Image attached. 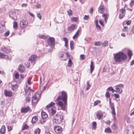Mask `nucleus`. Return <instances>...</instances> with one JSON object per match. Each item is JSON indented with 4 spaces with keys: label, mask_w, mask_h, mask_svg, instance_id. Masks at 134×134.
Listing matches in <instances>:
<instances>
[{
    "label": "nucleus",
    "mask_w": 134,
    "mask_h": 134,
    "mask_svg": "<svg viewBox=\"0 0 134 134\" xmlns=\"http://www.w3.org/2000/svg\"><path fill=\"white\" fill-rule=\"evenodd\" d=\"M127 54L130 57H131L132 55V52L131 50H129L128 51Z\"/></svg>",
    "instance_id": "obj_37"
},
{
    "label": "nucleus",
    "mask_w": 134,
    "mask_h": 134,
    "mask_svg": "<svg viewBox=\"0 0 134 134\" xmlns=\"http://www.w3.org/2000/svg\"><path fill=\"white\" fill-rule=\"evenodd\" d=\"M25 100L27 102H29L30 101V98L29 97H26Z\"/></svg>",
    "instance_id": "obj_53"
},
{
    "label": "nucleus",
    "mask_w": 134,
    "mask_h": 134,
    "mask_svg": "<svg viewBox=\"0 0 134 134\" xmlns=\"http://www.w3.org/2000/svg\"><path fill=\"white\" fill-rule=\"evenodd\" d=\"M39 95L37 93H35L32 98V102L33 104H36L37 103L39 99L38 97Z\"/></svg>",
    "instance_id": "obj_6"
},
{
    "label": "nucleus",
    "mask_w": 134,
    "mask_h": 134,
    "mask_svg": "<svg viewBox=\"0 0 134 134\" xmlns=\"http://www.w3.org/2000/svg\"><path fill=\"white\" fill-rule=\"evenodd\" d=\"M114 59L115 61L118 63H120L126 60L127 55L121 52L114 54Z\"/></svg>",
    "instance_id": "obj_2"
},
{
    "label": "nucleus",
    "mask_w": 134,
    "mask_h": 134,
    "mask_svg": "<svg viewBox=\"0 0 134 134\" xmlns=\"http://www.w3.org/2000/svg\"><path fill=\"white\" fill-rule=\"evenodd\" d=\"M45 108L46 109H47L49 113V109L50 108V103H49L48 105H47ZM49 113L50 114V113Z\"/></svg>",
    "instance_id": "obj_42"
},
{
    "label": "nucleus",
    "mask_w": 134,
    "mask_h": 134,
    "mask_svg": "<svg viewBox=\"0 0 134 134\" xmlns=\"http://www.w3.org/2000/svg\"><path fill=\"white\" fill-rule=\"evenodd\" d=\"M48 35H39L38 37L39 38L43 39L44 40H46L48 38L46 41V42L48 45L49 46H50V37H48Z\"/></svg>",
    "instance_id": "obj_4"
},
{
    "label": "nucleus",
    "mask_w": 134,
    "mask_h": 134,
    "mask_svg": "<svg viewBox=\"0 0 134 134\" xmlns=\"http://www.w3.org/2000/svg\"><path fill=\"white\" fill-rule=\"evenodd\" d=\"M97 29H98L99 30H100L101 29V27L98 24L96 25Z\"/></svg>",
    "instance_id": "obj_55"
},
{
    "label": "nucleus",
    "mask_w": 134,
    "mask_h": 134,
    "mask_svg": "<svg viewBox=\"0 0 134 134\" xmlns=\"http://www.w3.org/2000/svg\"><path fill=\"white\" fill-rule=\"evenodd\" d=\"M110 107L111 109H114V105L113 103H111L109 104Z\"/></svg>",
    "instance_id": "obj_46"
},
{
    "label": "nucleus",
    "mask_w": 134,
    "mask_h": 134,
    "mask_svg": "<svg viewBox=\"0 0 134 134\" xmlns=\"http://www.w3.org/2000/svg\"><path fill=\"white\" fill-rule=\"evenodd\" d=\"M55 131L58 133H60L62 131V129L60 126L57 125L55 126L54 127Z\"/></svg>",
    "instance_id": "obj_8"
},
{
    "label": "nucleus",
    "mask_w": 134,
    "mask_h": 134,
    "mask_svg": "<svg viewBox=\"0 0 134 134\" xmlns=\"http://www.w3.org/2000/svg\"><path fill=\"white\" fill-rule=\"evenodd\" d=\"M56 112V109L55 107H52L51 108V114L52 115L55 114Z\"/></svg>",
    "instance_id": "obj_18"
},
{
    "label": "nucleus",
    "mask_w": 134,
    "mask_h": 134,
    "mask_svg": "<svg viewBox=\"0 0 134 134\" xmlns=\"http://www.w3.org/2000/svg\"><path fill=\"white\" fill-rule=\"evenodd\" d=\"M38 116H34L32 118L31 122L32 123H35L38 121Z\"/></svg>",
    "instance_id": "obj_17"
},
{
    "label": "nucleus",
    "mask_w": 134,
    "mask_h": 134,
    "mask_svg": "<svg viewBox=\"0 0 134 134\" xmlns=\"http://www.w3.org/2000/svg\"><path fill=\"white\" fill-rule=\"evenodd\" d=\"M4 55L5 54H4L1 52H0V57L1 58H3L4 57Z\"/></svg>",
    "instance_id": "obj_61"
},
{
    "label": "nucleus",
    "mask_w": 134,
    "mask_h": 134,
    "mask_svg": "<svg viewBox=\"0 0 134 134\" xmlns=\"http://www.w3.org/2000/svg\"><path fill=\"white\" fill-rule=\"evenodd\" d=\"M8 128V132H9L11 131L12 129V127L11 126H8L7 127Z\"/></svg>",
    "instance_id": "obj_51"
},
{
    "label": "nucleus",
    "mask_w": 134,
    "mask_h": 134,
    "mask_svg": "<svg viewBox=\"0 0 134 134\" xmlns=\"http://www.w3.org/2000/svg\"><path fill=\"white\" fill-rule=\"evenodd\" d=\"M5 130L6 128L5 126L2 125L0 129V133L2 134H4L5 133Z\"/></svg>",
    "instance_id": "obj_15"
},
{
    "label": "nucleus",
    "mask_w": 134,
    "mask_h": 134,
    "mask_svg": "<svg viewBox=\"0 0 134 134\" xmlns=\"http://www.w3.org/2000/svg\"><path fill=\"white\" fill-rule=\"evenodd\" d=\"M28 24V21L24 19L21 20L20 23V26L21 27H25Z\"/></svg>",
    "instance_id": "obj_7"
},
{
    "label": "nucleus",
    "mask_w": 134,
    "mask_h": 134,
    "mask_svg": "<svg viewBox=\"0 0 134 134\" xmlns=\"http://www.w3.org/2000/svg\"><path fill=\"white\" fill-rule=\"evenodd\" d=\"M12 89L14 90L16 89L18 87V85L17 84L12 85Z\"/></svg>",
    "instance_id": "obj_28"
},
{
    "label": "nucleus",
    "mask_w": 134,
    "mask_h": 134,
    "mask_svg": "<svg viewBox=\"0 0 134 134\" xmlns=\"http://www.w3.org/2000/svg\"><path fill=\"white\" fill-rule=\"evenodd\" d=\"M107 90L109 91H111L113 92L115 91V90H114L113 88L111 87H109L108 88Z\"/></svg>",
    "instance_id": "obj_47"
},
{
    "label": "nucleus",
    "mask_w": 134,
    "mask_h": 134,
    "mask_svg": "<svg viewBox=\"0 0 134 134\" xmlns=\"http://www.w3.org/2000/svg\"><path fill=\"white\" fill-rule=\"evenodd\" d=\"M80 57L81 58V60H83L85 59V56L83 54H81L80 56Z\"/></svg>",
    "instance_id": "obj_49"
},
{
    "label": "nucleus",
    "mask_w": 134,
    "mask_h": 134,
    "mask_svg": "<svg viewBox=\"0 0 134 134\" xmlns=\"http://www.w3.org/2000/svg\"><path fill=\"white\" fill-rule=\"evenodd\" d=\"M116 87L123 88L124 87V85L122 84H120L117 85L116 86Z\"/></svg>",
    "instance_id": "obj_44"
},
{
    "label": "nucleus",
    "mask_w": 134,
    "mask_h": 134,
    "mask_svg": "<svg viewBox=\"0 0 134 134\" xmlns=\"http://www.w3.org/2000/svg\"><path fill=\"white\" fill-rule=\"evenodd\" d=\"M87 87L86 89V90H87L90 88V87L91 86V85L90 84L89 82H88L87 83Z\"/></svg>",
    "instance_id": "obj_36"
},
{
    "label": "nucleus",
    "mask_w": 134,
    "mask_h": 134,
    "mask_svg": "<svg viewBox=\"0 0 134 134\" xmlns=\"http://www.w3.org/2000/svg\"><path fill=\"white\" fill-rule=\"evenodd\" d=\"M103 113L100 112H98L96 114L97 118L99 120L103 116Z\"/></svg>",
    "instance_id": "obj_19"
},
{
    "label": "nucleus",
    "mask_w": 134,
    "mask_h": 134,
    "mask_svg": "<svg viewBox=\"0 0 134 134\" xmlns=\"http://www.w3.org/2000/svg\"><path fill=\"white\" fill-rule=\"evenodd\" d=\"M38 58L37 55L34 54L31 55L30 57L29 58V60L32 64L34 65L36 62L37 58Z\"/></svg>",
    "instance_id": "obj_5"
},
{
    "label": "nucleus",
    "mask_w": 134,
    "mask_h": 134,
    "mask_svg": "<svg viewBox=\"0 0 134 134\" xmlns=\"http://www.w3.org/2000/svg\"><path fill=\"white\" fill-rule=\"evenodd\" d=\"M29 128V126L26 124H24L23 126L22 130H24L25 129H27Z\"/></svg>",
    "instance_id": "obj_29"
},
{
    "label": "nucleus",
    "mask_w": 134,
    "mask_h": 134,
    "mask_svg": "<svg viewBox=\"0 0 134 134\" xmlns=\"http://www.w3.org/2000/svg\"><path fill=\"white\" fill-rule=\"evenodd\" d=\"M112 112V114L114 115L113 116H115V108L111 109Z\"/></svg>",
    "instance_id": "obj_52"
},
{
    "label": "nucleus",
    "mask_w": 134,
    "mask_h": 134,
    "mask_svg": "<svg viewBox=\"0 0 134 134\" xmlns=\"http://www.w3.org/2000/svg\"><path fill=\"white\" fill-rule=\"evenodd\" d=\"M9 16L13 20H14L17 19L16 16L15 14V12H11L9 13Z\"/></svg>",
    "instance_id": "obj_9"
},
{
    "label": "nucleus",
    "mask_w": 134,
    "mask_h": 134,
    "mask_svg": "<svg viewBox=\"0 0 134 134\" xmlns=\"http://www.w3.org/2000/svg\"><path fill=\"white\" fill-rule=\"evenodd\" d=\"M130 5L131 7L132 6L134 5V0H131Z\"/></svg>",
    "instance_id": "obj_48"
},
{
    "label": "nucleus",
    "mask_w": 134,
    "mask_h": 134,
    "mask_svg": "<svg viewBox=\"0 0 134 134\" xmlns=\"http://www.w3.org/2000/svg\"><path fill=\"white\" fill-rule=\"evenodd\" d=\"M44 122L45 121L43 119L41 120H40L39 121V123L42 124H43L44 123Z\"/></svg>",
    "instance_id": "obj_56"
},
{
    "label": "nucleus",
    "mask_w": 134,
    "mask_h": 134,
    "mask_svg": "<svg viewBox=\"0 0 134 134\" xmlns=\"http://www.w3.org/2000/svg\"><path fill=\"white\" fill-rule=\"evenodd\" d=\"M125 16V14L120 13L119 14V18L120 19H122Z\"/></svg>",
    "instance_id": "obj_35"
},
{
    "label": "nucleus",
    "mask_w": 134,
    "mask_h": 134,
    "mask_svg": "<svg viewBox=\"0 0 134 134\" xmlns=\"http://www.w3.org/2000/svg\"><path fill=\"white\" fill-rule=\"evenodd\" d=\"M41 115L43 119H44L47 117V115L46 113L43 111H42L41 112Z\"/></svg>",
    "instance_id": "obj_21"
},
{
    "label": "nucleus",
    "mask_w": 134,
    "mask_h": 134,
    "mask_svg": "<svg viewBox=\"0 0 134 134\" xmlns=\"http://www.w3.org/2000/svg\"><path fill=\"white\" fill-rule=\"evenodd\" d=\"M30 108L29 107L22 108L21 109V113H27L29 111V110Z\"/></svg>",
    "instance_id": "obj_13"
},
{
    "label": "nucleus",
    "mask_w": 134,
    "mask_h": 134,
    "mask_svg": "<svg viewBox=\"0 0 134 134\" xmlns=\"http://www.w3.org/2000/svg\"><path fill=\"white\" fill-rule=\"evenodd\" d=\"M47 83H46L45 84V86H43V88L42 89V90L41 91V93H42L43 92H44V90H46V88L47 87Z\"/></svg>",
    "instance_id": "obj_38"
},
{
    "label": "nucleus",
    "mask_w": 134,
    "mask_h": 134,
    "mask_svg": "<svg viewBox=\"0 0 134 134\" xmlns=\"http://www.w3.org/2000/svg\"><path fill=\"white\" fill-rule=\"evenodd\" d=\"M75 27V25H72L68 27V30L70 32L74 29Z\"/></svg>",
    "instance_id": "obj_20"
},
{
    "label": "nucleus",
    "mask_w": 134,
    "mask_h": 134,
    "mask_svg": "<svg viewBox=\"0 0 134 134\" xmlns=\"http://www.w3.org/2000/svg\"><path fill=\"white\" fill-rule=\"evenodd\" d=\"M4 94L5 96L10 97L12 95V92L7 90H4Z\"/></svg>",
    "instance_id": "obj_14"
},
{
    "label": "nucleus",
    "mask_w": 134,
    "mask_h": 134,
    "mask_svg": "<svg viewBox=\"0 0 134 134\" xmlns=\"http://www.w3.org/2000/svg\"><path fill=\"white\" fill-rule=\"evenodd\" d=\"M30 87H29L28 88V89H25V88L24 89L25 92L26 93H28V91L30 89Z\"/></svg>",
    "instance_id": "obj_63"
},
{
    "label": "nucleus",
    "mask_w": 134,
    "mask_h": 134,
    "mask_svg": "<svg viewBox=\"0 0 134 134\" xmlns=\"http://www.w3.org/2000/svg\"><path fill=\"white\" fill-rule=\"evenodd\" d=\"M25 70V67L23 65H19L18 70L21 73H23Z\"/></svg>",
    "instance_id": "obj_11"
},
{
    "label": "nucleus",
    "mask_w": 134,
    "mask_h": 134,
    "mask_svg": "<svg viewBox=\"0 0 134 134\" xmlns=\"http://www.w3.org/2000/svg\"><path fill=\"white\" fill-rule=\"evenodd\" d=\"M19 75L17 73H16L15 74V78H16V79L18 78H19Z\"/></svg>",
    "instance_id": "obj_64"
},
{
    "label": "nucleus",
    "mask_w": 134,
    "mask_h": 134,
    "mask_svg": "<svg viewBox=\"0 0 134 134\" xmlns=\"http://www.w3.org/2000/svg\"><path fill=\"white\" fill-rule=\"evenodd\" d=\"M90 72L91 74L93 72V70L94 69V63L92 61H91V62L90 65Z\"/></svg>",
    "instance_id": "obj_22"
},
{
    "label": "nucleus",
    "mask_w": 134,
    "mask_h": 134,
    "mask_svg": "<svg viewBox=\"0 0 134 134\" xmlns=\"http://www.w3.org/2000/svg\"><path fill=\"white\" fill-rule=\"evenodd\" d=\"M89 16L86 15H85L83 17V19L85 20H87L89 19Z\"/></svg>",
    "instance_id": "obj_50"
},
{
    "label": "nucleus",
    "mask_w": 134,
    "mask_h": 134,
    "mask_svg": "<svg viewBox=\"0 0 134 134\" xmlns=\"http://www.w3.org/2000/svg\"><path fill=\"white\" fill-rule=\"evenodd\" d=\"M67 95L65 91H63L62 92V96H59L57 98V100H59L62 99L64 102L63 103L62 102L59 101L58 102V105L61 107V109L65 110L66 109V106L67 105Z\"/></svg>",
    "instance_id": "obj_1"
},
{
    "label": "nucleus",
    "mask_w": 134,
    "mask_h": 134,
    "mask_svg": "<svg viewBox=\"0 0 134 134\" xmlns=\"http://www.w3.org/2000/svg\"><path fill=\"white\" fill-rule=\"evenodd\" d=\"M105 96L107 97H109L110 96V93L108 92H107L105 94Z\"/></svg>",
    "instance_id": "obj_58"
},
{
    "label": "nucleus",
    "mask_w": 134,
    "mask_h": 134,
    "mask_svg": "<svg viewBox=\"0 0 134 134\" xmlns=\"http://www.w3.org/2000/svg\"><path fill=\"white\" fill-rule=\"evenodd\" d=\"M41 130L38 128L36 129L34 132L35 134H39Z\"/></svg>",
    "instance_id": "obj_30"
},
{
    "label": "nucleus",
    "mask_w": 134,
    "mask_h": 134,
    "mask_svg": "<svg viewBox=\"0 0 134 134\" xmlns=\"http://www.w3.org/2000/svg\"><path fill=\"white\" fill-rule=\"evenodd\" d=\"M67 13L70 16L72 15V12L71 9H69L67 11Z\"/></svg>",
    "instance_id": "obj_41"
},
{
    "label": "nucleus",
    "mask_w": 134,
    "mask_h": 134,
    "mask_svg": "<svg viewBox=\"0 0 134 134\" xmlns=\"http://www.w3.org/2000/svg\"><path fill=\"white\" fill-rule=\"evenodd\" d=\"M31 78H29L27 79V82L28 84L29 85H30L31 84Z\"/></svg>",
    "instance_id": "obj_59"
},
{
    "label": "nucleus",
    "mask_w": 134,
    "mask_h": 134,
    "mask_svg": "<svg viewBox=\"0 0 134 134\" xmlns=\"http://www.w3.org/2000/svg\"><path fill=\"white\" fill-rule=\"evenodd\" d=\"M71 20L73 22H76L78 20V18L77 17H72L71 19Z\"/></svg>",
    "instance_id": "obj_33"
},
{
    "label": "nucleus",
    "mask_w": 134,
    "mask_h": 134,
    "mask_svg": "<svg viewBox=\"0 0 134 134\" xmlns=\"http://www.w3.org/2000/svg\"><path fill=\"white\" fill-rule=\"evenodd\" d=\"M63 40L65 42V43H68V39L66 37H64L63 38Z\"/></svg>",
    "instance_id": "obj_57"
},
{
    "label": "nucleus",
    "mask_w": 134,
    "mask_h": 134,
    "mask_svg": "<svg viewBox=\"0 0 134 134\" xmlns=\"http://www.w3.org/2000/svg\"><path fill=\"white\" fill-rule=\"evenodd\" d=\"M120 11H121L120 12L121 13H123L125 14V8H122L120 10Z\"/></svg>",
    "instance_id": "obj_39"
},
{
    "label": "nucleus",
    "mask_w": 134,
    "mask_h": 134,
    "mask_svg": "<svg viewBox=\"0 0 134 134\" xmlns=\"http://www.w3.org/2000/svg\"><path fill=\"white\" fill-rule=\"evenodd\" d=\"M1 50L2 51L6 53H8L10 52V50L9 48H7L4 46L2 47Z\"/></svg>",
    "instance_id": "obj_12"
},
{
    "label": "nucleus",
    "mask_w": 134,
    "mask_h": 134,
    "mask_svg": "<svg viewBox=\"0 0 134 134\" xmlns=\"http://www.w3.org/2000/svg\"><path fill=\"white\" fill-rule=\"evenodd\" d=\"M105 132L108 133H112V131L110 128H108L105 129Z\"/></svg>",
    "instance_id": "obj_26"
},
{
    "label": "nucleus",
    "mask_w": 134,
    "mask_h": 134,
    "mask_svg": "<svg viewBox=\"0 0 134 134\" xmlns=\"http://www.w3.org/2000/svg\"><path fill=\"white\" fill-rule=\"evenodd\" d=\"M35 6H36L37 8L39 9L41 7V4H37L35 5Z\"/></svg>",
    "instance_id": "obj_62"
},
{
    "label": "nucleus",
    "mask_w": 134,
    "mask_h": 134,
    "mask_svg": "<svg viewBox=\"0 0 134 134\" xmlns=\"http://www.w3.org/2000/svg\"><path fill=\"white\" fill-rule=\"evenodd\" d=\"M101 44V43L100 42H94V45L95 46H100Z\"/></svg>",
    "instance_id": "obj_34"
},
{
    "label": "nucleus",
    "mask_w": 134,
    "mask_h": 134,
    "mask_svg": "<svg viewBox=\"0 0 134 134\" xmlns=\"http://www.w3.org/2000/svg\"><path fill=\"white\" fill-rule=\"evenodd\" d=\"M13 26L14 28H16L18 26L17 22L15 21L13 23Z\"/></svg>",
    "instance_id": "obj_40"
},
{
    "label": "nucleus",
    "mask_w": 134,
    "mask_h": 134,
    "mask_svg": "<svg viewBox=\"0 0 134 134\" xmlns=\"http://www.w3.org/2000/svg\"><path fill=\"white\" fill-rule=\"evenodd\" d=\"M104 10L105 9L104 6L101 5L99 8V12L101 13H103Z\"/></svg>",
    "instance_id": "obj_16"
},
{
    "label": "nucleus",
    "mask_w": 134,
    "mask_h": 134,
    "mask_svg": "<svg viewBox=\"0 0 134 134\" xmlns=\"http://www.w3.org/2000/svg\"><path fill=\"white\" fill-rule=\"evenodd\" d=\"M55 45V40L53 37H51V51L53 50V48L55 49L54 48Z\"/></svg>",
    "instance_id": "obj_10"
},
{
    "label": "nucleus",
    "mask_w": 134,
    "mask_h": 134,
    "mask_svg": "<svg viewBox=\"0 0 134 134\" xmlns=\"http://www.w3.org/2000/svg\"><path fill=\"white\" fill-rule=\"evenodd\" d=\"M80 30H78L76 34H75V35L73 37V39H74L75 38H76L79 35V32Z\"/></svg>",
    "instance_id": "obj_27"
},
{
    "label": "nucleus",
    "mask_w": 134,
    "mask_h": 134,
    "mask_svg": "<svg viewBox=\"0 0 134 134\" xmlns=\"http://www.w3.org/2000/svg\"><path fill=\"white\" fill-rule=\"evenodd\" d=\"M37 17L40 20H41L42 16L39 13H38L37 14Z\"/></svg>",
    "instance_id": "obj_45"
},
{
    "label": "nucleus",
    "mask_w": 134,
    "mask_h": 134,
    "mask_svg": "<svg viewBox=\"0 0 134 134\" xmlns=\"http://www.w3.org/2000/svg\"><path fill=\"white\" fill-rule=\"evenodd\" d=\"M116 125L114 124L112 125L111 128L113 130H115L116 129Z\"/></svg>",
    "instance_id": "obj_43"
},
{
    "label": "nucleus",
    "mask_w": 134,
    "mask_h": 134,
    "mask_svg": "<svg viewBox=\"0 0 134 134\" xmlns=\"http://www.w3.org/2000/svg\"><path fill=\"white\" fill-rule=\"evenodd\" d=\"M5 26L4 24H0V33L3 32L4 30Z\"/></svg>",
    "instance_id": "obj_23"
},
{
    "label": "nucleus",
    "mask_w": 134,
    "mask_h": 134,
    "mask_svg": "<svg viewBox=\"0 0 134 134\" xmlns=\"http://www.w3.org/2000/svg\"><path fill=\"white\" fill-rule=\"evenodd\" d=\"M102 16L104 18V20L105 23H106L107 19L109 17V15L108 14H103L102 15Z\"/></svg>",
    "instance_id": "obj_24"
},
{
    "label": "nucleus",
    "mask_w": 134,
    "mask_h": 134,
    "mask_svg": "<svg viewBox=\"0 0 134 134\" xmlns=\"http://www.w3.org/2000/svg\"><path fill=\"white\" fill-rule=\"evenodd\" d=\"M63 116L62 115L57 114L55 116H54L52 120L53 124H59L62 121Z\"/></svg>",
    "instance_id": "obj_3"
},
{
    "label": "nucleus",
    "mask_w": 134,
    "mask_h": 134,
    "mask_svg": "<svg viewBox=\"0 0 134 134\" xmlns=\"http://www.w3.org/2000/svg\"><path fill=\"white\" fill-rule=\"evenodd\" d=\"M128 29V28L127 26L124 27V28L122 29V31L124 32H125Z\"/></svg>",
    "instance_id": "obj_54"
},
{
    "label": "nucleus",
    "mask_w": 134,
    "mask_h": 134,
    "mask_svg": "<svg viewBox=\"0 0 134 134\" xmlns=\"http://www.w3.org/2000/svg\"><path fill=\"white\" fill-rule=\"evenodd\" d=\"M9 31H7L4 34V36H7L9 35Z\"/></svg>",
    "instance_id": "obj_60"
},
{
    "label": "nucleus",
    "mask_w": 134,
    "mask_h": 134,
    "mask_svg": "<svg viewBox=\"0 0 134 134\" xmlns=\"http://www.w3.org/2000/svg\"><path fill=\"white\" fill-rule=\"evenodd\" d=\"M92 129L95 130L97 126V123L96 122H94L92 123Z\"/></svg>",
    "instance_id": "obj_31"
},
{
    "label": "nucleus",
    "mask_w": 134,
    "mask_h": 134,
    "mask_svg": "<svg viewBox=\"0 0 134 134\" xmlns=\"http://www.w3.org/2000/svg\"><path fill=\"white\" fill-rule=\"evenodd\" d=\"M108 42L107 41H105L104 42L102 43V45L103 47H106L108 46Z\"/></svg>",
    "instance_id": "obj_32"
},
{
    "label": "nucleus",
    "mask_w": 134,
    "mask_h": 134,
    "mask_svg": "<svg viewBox=\"0 0 134 134\" xmlns=\"http://www.w3.org/2000/svg\"><path fill=\"white\" fill-rule=\"evenodd\" d=\"M115 91L116 93H121L122 92V90L121 88H119L117 87H116Z\"/></svg>",
    "instance_id": "obj_25"
}]
</instances>
